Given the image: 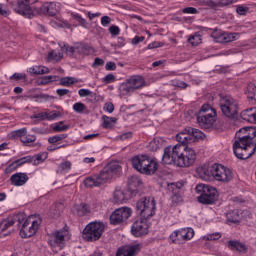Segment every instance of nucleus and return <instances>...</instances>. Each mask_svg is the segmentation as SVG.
<instances>
[{"label":"nucleus","mask_w":256,"mask_h":256,"mask_svg":"<svg viewBox=\"0 0 256 256\" xmlns=\"http://www.w3.org/2000/svg\"><path fill=\"white\" fill-rule=\"evenodd\" d=\"M25 163H33V157L25 156L18 160H15L5 169V173H12V171H15V169H17V167H21V165H25Z\"/></svg>","instance_id":"bb28decb"},{"label":"nucleus","mask_w":256,"mask_h":256,"mask_svg":"<svg viewBox=\"0 0 256 256\" xmlns=\"http://www.w3.org/2000/svg\"><path fill=\"white\" fill-rule=\"evenodd\" d=\"M132 167L143 175H155L159 165L147 155H137L131 159Z\"/></svg>","instance_id":"20e7f679"},{"label":"nucleus","mask_w":256,"mask_h":256,"mask_svg":"<svg viewBox=\"0 0 256 256\" xmlns=\"http://www.w3.org/2000/svg\"><path fill=\"white\" fill-rule=\"evenodd\" d=\"M142 87H145V79L143 76L134 75L120 85V95H129V93H133V91Z\"/></svg>","instance_id":"f8f14e48"},{"label":"nucleus","mask_w":256,"mask_h":256,"mask_svg":"<svg viewBox=\"0 0 256 256\" xmlns=\"http://www.w3.org/2000/svg\"><path fill=\"white\" fill-rule=\"evenodd\" d=\"M104 111H106L107 113H113V111H115V106L113 105V103L108 102L104 105Z\"/></svg>","instance_id":"0e129e2a"},{"label":"nucleus","mask_w":256,"mask_h":256,"mask_svg":"<svg viewBox=\"0 0 256 256\" xmlns=\"http://www.w3.org/2000/svg\"><path fill=\"white\" fill-rule=\"evenodd\" d=\"M121 175V166L113 162L105 166L98 175L90 176L84 180L85 187H101V185Z\"/></svg>","instance_id":"7ed1b4c3"},{"label":"nucleus","mask_w":256,"mask_h":256,"mask_svg":"<svg viewBox=\"0 0 256 256\" xmlns=\"http://www.w3.org/2000/svg\"><path fill=\"white\" fill-rule=\"evenodd\" d=\"M76 53L78 55H89L91 53V47L87 44H76Z\"/></svg>","instance_id":"c9c22d12"},{"label":"nucleus","mask_w":256,"mask_h":256,"mask_svg":"<svg viewBox=\"0 0 256 256\" xmlns=\"http://www.w3.org/2000/svg\"><path fill=\"white\" fill-rule=\"evenodd\" d=\"M87 109V106L83 102H77L73 105V111L75 113H83Z\"/></svg>","instance_id":"de8ad7c7"},{"label":"nucleus","mask_w":256,"mask_h":256,"mask_svg":"<svg viewBox=\"0 0 256 256\" xmlns=\"http://www.w3.org/2000/svg\"><path fill=\"white\" fill-rule=\"evenodd\" d=\"M136 211L140 217L143 219H151V217H154L157 207L155 203V198L153 197H145L141 198L136 203Z\"/></svg>","instance_id":"0eeeda50"},{"label":"nucleus","mask_w":256,"mask_h":256,"mask_svg":"<svg viewBox=\"0 0 256 256\" xmlns=\"http://www.w3.org/2000/svg\"><path fill=\"white\" fill-rule=\"evenodd\" d=\"M195 237V230L193 228H181L171 233L170 239L173 243L178 241H191Z\"/></svg>","instance_id":"6ab92c4d"},{"label":"nucleus","mask_w":256,"mask_h":256,"mask_svg":"<svg viewBox=\"0 0 256 256\" xmlns=\"http://www.w3.org/2000/svg\"><path fill=\"white\" fill-rule=\"evenodd\" d=\"M103 124H102V127L104 129H111L113 128V123L111 122V118L107 117V116H103Z\"/></svg>","instance_id":"6e6d98bb"},{"label":"nucleus","mask_w":256,"mask_h":256,"mask_svg":"<svg viewBox=\"0 0 256 256\" xmlns=\"http://www.w3.org/2000/svg\"><path fill=\"white\" fill-rule=\"evenodd\" d=\"M63 139H67V134H59L55 136H51L48 138V142L52 145L58 143V141H63Z\"/></svg>","instance_id":"49530a36"},{"label":"nucleus","mask_w":256,"mask_h":256,"mask_svg":"<svg viewBox=\"0 0 256 256\" xmlns=\"http://www.w3.org/2000/svg\"><path fill=\"white\" fill-rule=\"evenodd\" d=\"M75 83H78V80L74 77H63L60 79V85L62 87H71V85H75Z\"/></svg>","instance_id":"4c0bfd02"},{"label":"nucleus","mask_w":256,"mask_h":256,"mask_svg":"<svg viewBox=\"0 0 256 256\" xmlns=\"http://www.w3.org/2000/svg\"><path fill=\"white\" fill-rule=\"evenodd\" d=\"M212 179L222 183H229L233 179V172L231 169L215 163L212 164Z\"/></svg>","instance_id":"4468645a"},{"label":"nucleus","mask_w":256,"mask_h":256,"mask_svg":"<svg viewBox=\"0 0 256 256\" xmlns=\"http://www.w3.org/2000/svg\"><path fill=\"white\" fill-rule=\"evenodd\" d=\"M236 13H238V15H247V13H249V7L238 5L236 6Z\"/></svg>","instance_id":"864d4df0"},{"label":"nucleus","mask_w":256,"mask_h":256,"mask_svg":"<svg viewBox=\"0 0 256 256\" xmlns=\"http://www.w3.org/2000/svg\"><path fill=\"white\" fill-rule=\"evenodd\" d=\"M255 137V127H243L236 132L233 153L237 159L245 161V159L253 157L256 151Z\"/></svg>","instance_id":"f03ea898"},{"label":"nucleus","mask_w":256,"mask_h":256,"mask_svg":"<svg viewBox=\"0 0 256 256\" xmlns=\"http://www.w3.org/2000/svg\"><path fill=\"white\" fill-rule=\"evenodd\" d=\"M196 173L203 181H211L213 179V165L203 164L196 168Z\"/></svg>","instance_id":"4be33fe9"},{"label":"nucleus","mask_w":256,"mask_h":256,"mask_svg":"<svg viewBox=\"0 0 256 256\" xmlns=\"http://www.w3.org/2000/svg\"><path fill=\"white\" fill-rule=\"evenodd\" d=\"M21 143H23V145H25L27 147V145H29V143H35V141H37V136L36 135H25L24 137H22L20 139Z\"/></svg>","instance_id":"c03bdc74"},{"label":"nucleus","mask_w":256,"mask_h":256,"mask_svg":"<svg viewBox=\"0 0 256 256\" xmlns=\"http://www.w3.org/2000/svg\"><path fill=\"white\" fill-rule=\"evenodd\" d=\"M71 17H73V19H75L81 25V27H87V20H85V18H82L80 14L72 12Z\"/></svg>","instance_id":"a18cd8bd"},{"label":"nucleus","mask_w":256,"mask_h":256,"mask_svg":"<svg viewBox=\"0 0 256 256\" xmlns=\"http://www.w3.org/2000/svg\"><path fill=\"white\" fill-rule=\"evenodd\" d=\"M143 182L141 181L140 177L131 176L128 178V187L129 189H134L139 187Z\"/></svg>","instance_id":"e433bc0d"},{"label":"nucleus","mask_w":256,"mask_h":256,"mask_svg":"<svg viewBox=\"0 0 256 256\" xmlns=\"http://www.w3.org/2000/svg\"><path fill=\"white\" fill-rule=\"evenodd\" d=\"M10 79H14L15 81H21V79H27V74L23 73H14Z\"/></svg>","instance_id":"052dcab7"},{"label":"nucleus","mask_w":256,"mask_h":256,"mask_svg":"<svg viewBox=\"0 0 256 256\" xmlns=\"http://www.w3.org/2000/svg\"><path fill=\"white\" fill-rule=\"evenodd\" d=\"M200 7H215L213 0H194Z\"/></svg>","instance_id":"3c124183"},{"label":"nucleus","mask_w":256,"mask_h":256,"mask_svg":"<svg viewBox=\"0 0 256 256\" xmlns=\"http://www.w3.org/2000/svg\"><path fill=\"white\" fill-rule=\"evenodd\" d=\"M109 32L111 35L117 36L121 33V29L119 28V26L112 25L109 28Z\"/></svg>","instance_id":"bf43d9fd"},{"label":"nucleus","mask_w":256,"mask_h":256,"mask_svg":"<svg viewBox=\"0 0 256 256\" xmlns=\"http://www.w3.org/2000/svg\"><path fill=\"white\" fill-rule=\"evenodd\" d=\"M42 222L43 220H41L39 216L31 215L27 218L25 215L24 220L21 222L20 237H22V239H29V237L36 235Z\"/></svg>","instance_id":"423d86ee"},{"label":"nucleus","mask_w":256,"mask_h":256,"mask_svg":"<svg viewBox=\"0 0 256 256\" xmlns=\"http://www.w3.org/2000/svg\"><path fill=\"white\" fill-rule=\"evenodd\" d=\"M28 73L31 75H45L49 73V68L45 66H33L28 69Z\"/></svg>","instance_id":"473e14b6"},{"label":"nucleus","mask_w":256,"mask_h":256,"mask_svg":"<svg viewBox=\"0 0 256 256\" xmlns=\"http://www.w3.org/2000/svg\"><path fill=\"white\" fill-rule=\"evenodd\" d=\"M79 97H89L93 95V92L89 89L82 88L78 91Z\"/></svg>","instance_id":"13d9d810"},{"label":"nucleus","mask_w":256,"mask_h":256,"mask_svg":"<svg viewBox=\"0 0 256 256\" xmlns=\"http://www.w3.org/2000/svg\"><path fill=\"white\" fill-rule=\"evenodd\" d=\"M10 181L14 187H23V185L29 181V176L27 173L18 172L10 177Z\"/></svg>","instance_id":"5701e85b"},{"label":"nucleus","mask_w":256,"mask_h":256,"mask_svg":"<svg viewBox=\"0 0 256 256\" xmlns=\"http://www.w3.org/2000/svg\"><path fill=\"white\" fill-rule=\"evenodd\" d=\"M129 199V196L125 191L123 190H116L114 192V202L115 203H123L124 201H127Z\"/></svg>","instance_id":"f704fd0d"},{"label":"nucleus","mask_w":256,"mask_h":256,"mask_svg":"<svg viewBox=\"0 0 256 256\" xmlns=\"http://www.w3.org/2000/svg\"><path fill=\"white\" fill-rule=\"evenodd\" d=\"M37 1L39 0H18V8H15L14 11L18 13V15H22V17L31 19V17H33L31 5L37 3Z\"/></svg>","instance_id":"aec40b11"},{"label":"nucleus","mask_w":256,"mask_h":256,"mask_svg":"<svg viewBox=\"0 0 256 256\" xmlns=\"http://www.w3.org/2000/svg\"><path fill=\"white\" fill-rule=\"evenodd\" d=\"M228 249H230V251H238V253L247 252V246L244 243H241L239 240H229Z\"/></svg>","instance_id":"c756f323"},{"label":"nucleus","mask_w":256,"mask_h":256,"mask_svg":"<svg viewBox=\"0 0 256 256\" xmlns=\"http://www.w3.org/2000/svg\"><path fill=\"white\" fill-rule=\"evenodd\" d=\"M68 235L69 231H67L65 228L56 230L50 234L48 243L51 245V247H60V249H63V247H65V237Z\"/></svg>","instance_id":"dca6fc26"},{"label":"nucleus","mask_w":256,"mask_h":256,"mask_svg":"<svg viewBox=\"0 0 256 256\" xmlns=\"http://www.w3.org/2000/svg\"><path fill=\"white\" fill-rule=\"evenodd\" d=\"M25 221V213L19 212L9 216L7 219L0 222V237H7L11 232L7 231L9 227H13L14 223H18L17 225H21Z\"/></svg>","instance_id":"ddd939ff"},{"label":"nucleus","mask_w":256,"mask_h":256,"mask_svg":"<svg viewBox=\"0 0 256 256\" xmlns=\"http://www.w3.org/2000/svg\"><path fill=\"white\" fill-rule=\"evenodd\" d=\"M101 25L102 27H109V25H111V17L103 16L101 18Z\"/></svg>","instance_id":"680f3d73"},{"label":"nucleus","mask_w":256,"mask_h":256,"mask_svg":"<svg viewBox=\"0 0 256 256\" xmlns=\"http://www.w3.org/2000/svg\"><path fill=\"white\" fill-rule=\"evenodd\" d=\"M53 129L54 131L61 133L63 131H67V129H69V125H63V122H60L59 124L55 125Z\"/></svg>","instance_id":"5fc2aeb1"},{"label":"nucleus","mask_w":256,"mask_h":256,"mask_svg":"<svg viewBox=\"0 0 256 256\" xmlns=\"http://www.w3.org/2000/svg\"><path fill=\"white\" fill-rule=\"evenodd\" d=\"M217 121V111L209 104H203L197 114V122L204 129H211Z\"/></svg>","instance_id":"39448f33"},{"label":"nucleus","mask_w":256,"mask_h":256,"mask_svg":"<svg viewBox=\"0 0 256 256\" xmlns=\"http://www.w3.org/2000/svg\"><path fill=\"white\" fill-rule=\"evenodd\" d=\"M219 107L228 119H235L239 115V102L231 96L221 97Z\"/></svg>","instance_id":"9d476101"},{"label":"nucleus","mask_w":256,"mask_h":256,"mask_svg":"<svg viewBox=\"0 0 256 256\" xmlns=\"http://www.w3.org/2000/svg\"><path fill=\"white\" fill-rule=\"evenodd\" d=\"M71 171V161H65L59 164L56 173L60 175H66V173Z\"/></svg>","instance_id":"72a5a7b5"},{"label":"nucleus","mask_w":256,"mask_h":256,"mask_svg":"<svg viewBox=\"0 0 256 256\" xmlns=\"http://www.w3.org/2000/svg\"><path fill=\"white\" fill-rule=\"evenodd\" d=\"M0 15L2 17H9V9L4 4H0Z\"/></svg>","instance_id":"e2e57ef3"},{"label":"nucleus","mask_w":256,"mask_h":256,"mask_svg":"<svg viewBox=\"0 0 256 256\" xmlns=\"http://www.w3.org/2000/svg\"><path fill=\"white\" fill-rule=\"evenodd\" d=\"M204 241H218V239H221V233L216 232L212 234H207L206 236H203Z\"/></svg>","instance_id":"09e8293b"},{"label":"nucleus","mask_w":256,"mask_h":256,"mask_svg":"<svg viewBox=\"0 0 256 256\" xmlns=\"http://www.w3.org/2000/svg\"><path fill=\"white\" fill-rule=\"evenodd\" d=\"M59 46L61 47L62 51H67L70 53V56H73L75 53H77V44H75V46H69V44L60 42Z\"/></svg>","instance_id":"ea45409f"},{"label":"nucleus","mask_w":256,"mask_h":256,"mask_svg":"<svg viewBox=\"0 0 256 256\" xmlns=\"http://www.w3.org/2000/svg\"><path fill=\"white\" fill-rule=\"evenodd\" d=\"M145 41V36H135L132 39V45H139V43H143Z\"/></svg>","instance_id":"69168bd1"},{"label":"nucleus","mask_w":256,"mask_h":256,"mask_svg":"<svg viewBox=\"0 0 256 256\" xmlns=\"http://www.w3.org/2000/svg\"><path fill=\"white\" fill-rule=\"evenodd\" d=\"M133 215V210L129 207H120L115 209L110 215V223L111 225H121L129 219Z\"/></svg>","instance_id":"2eb2a0df"},{"label":"nucleus","mask_w":256,"mask_h":256,"mask_svg":"<svg viewBox=\"0 0 256 256\" xmlns=\"http://www.w3.org/2000/svg\"><path fill=\"white\" fill-rule=\"evenodd\" d=\"M203 137H205V134L201 130L188 127L176 135V141L182 145H193Z\"/></svg>","instance_id":"9b49d317"},{"label":"nucleus","mask_w":256,"mask_h":256,"mask_svg":"<svg viewBox=\"0 0 256 256\" xmlns=\"http://www.w3.org/2000/svg\"><path fill=\"white\" fill-rule=\"evenodd\" d=\"M60 114L59 112H41L38 114H33L31 116V119H38L39 121H55V119H57V117H59Z\"/></svg>","instance_id":"cd10ccee"},{"label":"nucleus","mask_w":256,"mask_h":256,"mask_svg":"<svg viewBox=\"0 0 256 256\" xmlns=\"http://www.w3.org/2000/svg\"><path fill=\"white\" fill-rule=\"evenodd\" d=\"M61 11V3L59 2H44L40 8L36 9L38 15H48L55 17Z\"/></svg>","instance_id":"f3484780"},{"label":"nucleus","mask_w":256,"mask_h":256,"mask_svg":"<svg viewBox=\"0 0 256 256\" xmlns=\"http://www.w3.org/2000/svg\"><path fill=\"white\" fill-rule=\"evenodd\" d=\"M168 191L171 193V201L174 207L183 205V195L181 194V184H168Z\"/></svg>","instance_id":"412c9836"},{"label":"nucleus","mask_w":256,"mask_h":256,"mask_svg":"<svg viewBox=\"0 0 256 256\" xmlns=\"http://www.w3.org/2000/svg\"><path fill=\"white\" fill-rule=\"evenodd\" d=\"M105 69L106 71H115V69H117V64H115V62H107Z\"/></svg>","instance_id":"338daca9"},{"label":"nucleus","mask_w":256,"mask_h":256,"mask_svg":"<svg viewBox=\"0 0 256 256\" xmlns=\"http://www.w3.org/2000/svg\"><path fill=\"white\" fill-rule=\"evenodd\" d=\"M58 77L57 76H44L42 80L40 81V85H47L49 83H53L57 81Z\"/></svg>","instance_id":"8fccbe9b"},{"label":"nucleus","mask_w":256,"mask_h":256,"mask_svg":"<svg viewBox=\"0 0 256 256\" xmlns=\"http://www.w3.org/2000/svg\"><path fill=\"white\" fill-rule=\"evenodd\" d=\"M73 215L85 217L91 213V207L86 203L75 204L71 209Z\"/></svg>","instance_id":"b1692460"},{"label":"nucleus","mask_w":256,"mask_h":256,"mask_svg":"<svg viewBox=\"0 0 256 256\" xmlns=\"http://www.w3.org/2000/svg\"><path fill=\"white\" fill-rule=\"evenodd\" d=\"M241 119L248 123H256V108H248L240 113Z\"/></svg>","instance_id":"c85d7f7f"},{"label":"nucleus","mask_w":256,"mask_h":256,"mask_svg":"<svg viewBox=\"0 0 256 256\" xmlns=\"http://www.w3.org/2000/svg\"><path fill=\"white\" fill-rule=\"evenodd\" d=\"M105 231V224L103 222H90L87 224L82 232V237L85 241L93 243L101 239V235Z\"/></svg>","instance_id":"1a4fd4ad"},{"label":"nucleus","mask_w":256,"mask_h":256,"mask_svg":"<svg viewBox=\"0 0 256 256\" xmlns=\"http://www.w3.org/2000/svg\"><path fill=\"white\" fill-rule=\"evenodd\" d=\"M241 37L240 33L237 32H224L222 34H219V36L216 38L217 43H231L233 41H237Z\"/></svg>","instance_id":"393cba45"},{"label":"nucleus","mask_w":256,"mask_h":256,"mask_svg":"<svg viewBox=\"0 0 256 256\" xmlns=\"http://www.w3.org/2000/svg\"><path fill=\"white\" fill-rule=\"evenodd\" d=\"M182 13H184V15H197V13H199V10H197V8L195 7H186L182 9Z\"/></svg>","instance_id":"603ef678"},{"label":"nucleus","mask_w":256,"mask_h":256,"mask_svg":"<svg viewBox=\"0 0 256 256\" xmlns=\"http://www.w3.org/2000/svg\"><path fill=\"white\" fill-rule=\"evenodd\" d=\"M34 157L35 159L33 160V165H39L40 163H43L47 157H49V154L47 152H41Z\"/></svg>","instance_id":"a19ab883"},{"label":"nucleus","mask_w":256,"mask_h":256,"mask_svg":"<svg viewBox=\"0 0 256 256\" xmlns=\"http://www.w3.org/2000/svg\"><path fill=\"white\" fill-rule=\"evenodd\" d=\"M131 233L134 237H145L149 233V223L147 218H142L133 222L131 226Z\"/></svg>","instance_id":"a211bd4d"},{"label":"nucleus","mask_w":256,"mask_h":256,"mask_svg":"<svg viewBox=\"0 0 256 256\" xmlns=\"http://www.w3.org/2000/svg\"><path fill=\"white\" fill-rule=\"evenodd\" d=\"M141 250V246L139 244L132 245L128 248L122 247L119 248L116 256H135Z\"/></svg>","instance_id":"a878e982"},{"label":"nucleus","mask_w":256,"mask_h":256,"mask_svg":"<svg viewBox=\"0 0 256 256\" xmlns=\"http://www.w3.org/2000/svg\"><path fill=\"white\" fill-rule=\"evenodd\" d=\"M196 191L201 193L197 199L198 203H202V205H213L219 199L217 189L210 185L199 184L196 186Z\"/></svg>","instance_id":"6e6552de"},{"label":"nucleus","mask_w":256,"mask_h":256,"mask_svg":"<svg viewBox=\"0 0 256 256\" xmlns=\"http://www.w3.org/2000/svg\"><path fill=\"white\" fill-rule=\"evenodd\" d=\"M241 217H243L241 210H232L226 214L228 223H239V221H241Z\"/></svg>","instance_id":"2f4dec72"},{"label":"nucleus","mask_w":256,"mask_h":256,"mask_svg":"<svg viewBox=\"0 0 256 256\" xmlns=\"http://www.w3.org/2000/svg\"><path fill=\"white\" fill-rule=\"evenodd\" d=\"M245 95L247 96V99L250 101V103H256V86L254 83L249 82L247 84Z\"/></svg>","instance_id":"7c9ffc66"},{"label":"nucleus","mask_w":256,"mask_h":256,"mask_svg":"<svg viewBox=\"0 0 256 256\" xmlns=\"http://www.w3.org/2000/svg\"><path fill=\"white\" fill-rule=\"evenodd\" d=\"M125 45H126L125 38L118 37L117 44H115L114 47H118V49H121V47H125Z\"/></svg>","instance_id":"774afa93"},{"label":"nucleus","mask_w":256,"mask_h":256,"mask_svg":"<svg viewBox=\"0 0 256 256\" xmlns=\"http://www.w3.org/2000/svg\"><path fill=\"white\" fill-rule=\"evenodd\" d=\"M62 59H63V54L61 52L52 50L48 54V61H61Z\"/></svg>","instance_id":"37998d69"},{"label":"nucleus","mask_w":256,"mask_h":256,"mask_svg":"<svg viewBox=\"0 0 256 256\" xmlns=\"http://www.w3.org/2000/svg\"><path fill=\"white\" fill-rule=\"evenodd\" d=\"M27 135V128H21L14 132V137H20V139H23Z\"/></svg>","instance_id":"4d7b16f0"},{"label":"nucleus","mask_w":256,"mask_h":256,"mask_svg":"<svg viewBox=\"0 0 256 256\" xmlns=\"http://www.w3.org/2000/svg\"><path fill=\"white\" fill-rule=\"evenodd\" d=\"M197 160V152L188 144H176L164 148L162 163L176 167H192Z\"/></svg>","instance_id":"f257e3e1"},{"label":"nucleus","mask_w":256,"mask_h":256,"mask_svg":"<svg viewBox=\"0 0 256 256\" xmlns=\"http://www.w3.org/2000/svg\"><path fill=\"white\" fill-rule=\"evenodd\" d=\"M161 147H163V142L157 138L153 139L149 143L150 151H157L158 149H161Z\"/></svg>","instance_id":"79ce46f5"},{"label":"nucleus","mask_w":256,"mask_h":256,"mask_svg":"<svg viewBox=\"0 0 256 256\" xmlns=\"http://www.w3.org/2000/svg\"><path fill=\"white\" fill-rule=\"evenodd\" d=\"M201 41V34H199V32H196L188 38V43H190L192 47H197V45H200Z\"/></svg>","instance_id":"58836bf2"}]
</instances>
